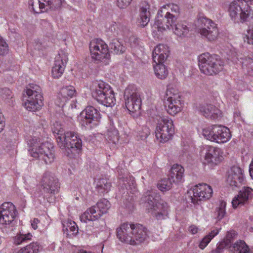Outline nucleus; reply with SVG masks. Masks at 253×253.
<instances>
[{
	"label": "nucleus",
	"instance_id": "f257e3e1",
	"mask_svg": "<svg viewBox=\"0 0 253 253\" xmlns=\"http://www.w3.org/2000/svg\"><path fill=\"white\" fill-rule=\"evenodd\" d=\"M116 232L120 241L131 245H138L148 238L147 229L140 224L124 223L117 229Z\"/></svg>",
	"mask_w": 253,
	"mask_h": 253
},
{
	"label": "nucleus",
	"instance_id": "f03ea898",
	"mask_svg": "<svg viewBox=\"0 0 253 253\" xmlns=\"http://www.w3.org/2000/svg\"><path fill=\"white\" fill-rule=\"evenodd\" d=\"M229 16L234 22L244 23L253 19V0H234L228 7Z\"/></svg>",
	"mask_w": 253,
	"mask_h": 253
},
{
	"label": "nucleus",
	"instance_id": "4d7b16f0",
	"mask_svg": "<svg viewBox=\"0 0 253 253\" xmlns=\"http://www.w3.org/2000/svg\"><path fill=\"white\" fill-rule=\"evenodd\" d=\"M189 232L192 234H196L198 231V228L195 225H191L189 228Z\"/></svg>",
	"mask_w": 253,
	"mask_h": 253
},
{
	"label": "nucleus",
	"instance_id": "a19ab883",
	"mask_svg": "<svg viewBox=\"0 0 253 253\" xmlns=\"http://www.w3.org/2000/svg\"><path fill=\"white\" fill-rule=\"evenodd\" d=\"M63 230L70 233V235H75L78 233V227L74 221L68 220L63 223Z\"/></svg>",
	"mask_w": 253,
	"mask_h": 253
},
{
	"label": "nucleus",
	"instance_id": "f8f14e48",
	"mask_svg": "<svg viewBox=\"0 0 253 253\" xmlns=\"http://www.w3.org/2000/svg\"><path fill=\"white\" fill-rule=\"evenodd\" d=\"M125 105L130 113L138 112L141 108V99L135 86L130 85L126 88L124 93Z\"/></svg>",
	"mask_w": 253,
	"mask_h": 253
},
{
	"label": "nucleus",
	"instance_id": "3c124183",
	"mask_svg": "<svg viewBox=\"0 0 253 253\" xmlns=\"http://www.w3.org/2000/svg\"><path fill=\"white\" fill-rule=\"evenodd\" d=\"M8 51V45L0 36V55H4Z\"/></svg>",
	"mask_w": 253,
	"mask_h": 253
},
{
	"label": "nucleus",
	"instance_id": "c85d7f7f",
	"mask_svg": "<svg viewBox=\"0 0 253 253\" xmlns=\"http://www.w3.org/2000/svg\"><path fill=\"white\" fill-rule=\"evenodd\" d=\"M51 129L56 139L58 146L59 147H63V140L66 132L64 131L61 125L57 122L53 124Z\"/></svg>",
	"mask_w": 253,
	"mask_h": 253
},
{
	"label": "nucleus",
	"instance_id": "7ed1b4c3",
	"mask_svg": "<svg viewBox=\"0 0 253 253\" xmlns=\"http://www.w3.org/2000/svg\"><path fill=\"white\" fill-rule=\"evenodd\" d=\"M92 96L99 103L106 107H113L116 99L111 86L102 81H96L92 86Z\"/></svg>",
	"mask_w": 253,
	"mask_h": 253
},
{
	"label": "nucleus",
	"instance_id": "393cba45",
	"mask_svg": "<svg viewBox=\"0 0 253 253\" xmlns=\"http://www.w3.org/2000/svg\"><path fill=\"white\" fill-rule=\"evenodd\" d=\"M199 110L203 116L207 118L215 119L220 116V111L215 106L211 104L201 105Z\"/></svg>",
	"mask_w": 253,
	"mask_h": 253
},
{
	"label": "nucleus",
	"instance_id": "37998d69",
	"mask_svg": "<svg viewBox=\"0 0 253 253\" xmlns=\"http://www.w3.org/2000/svg\"><path fill=\"white\" fill-rule=\"evenodd\" d=\"M106 136L113 143H116L119 140V132L118 130L113 126H111L107 130Z\"/></svg>",
	"mask_w": 253,
	"mask_h": 253
},
{
	"label": "nucleus",
	"instance_id": "cd10ccee",
	"mask_svg": "<svg viewBox=\"0 0 253 253\" xmlns=\"http://www.w3.org/2000/svg\"><path fill=\"white\" fill-rule=\"evenodd\" d=\"M149 9L150 6L148 4H145L140 8L137 22L138 25L142 27L146 26L150 21V12Z\"/></svg>",
	"mask_w": 253,
	"mask_h": 253
},
{
	"label": "nucleus",
	"instance_id": "ddd939ff",
	"mask_svg": "<svg viewBox=\"0 0 253 253\" xmlns=\"http://www.w3.org/2000/svg\"><path fill=\"white\" fill-rule=\"evenodd\" d=\"M198 24L201 28L199 32L201 36L209 41L215 40L219 34L216 24L212 20L205 17H199L198 19Z\"/></svg>",
	"mask_w": 253,
	"mask_h": 253
},
{
	"label": "nucleus",
	"instance_id": "864d4df0",
	"mask_svg": "<svg viewBox=\"0 0 253 253\" xmlns=\"http://www.w3.org/2000/svg\"><path fill=\"white\" fill-rule=\"evenodd\" d=\"M224 248H227L226 245L221 242L217 244L216 248L211 251V253H222Z\"/></svg>",
	"mask_w": 253,
	"mask_h": 253
},
{
	"label": "nucleus",
	"instance_id": "79ce46f5",
	"mask_svg": "<svg viewBox=\"0 0 253 253\" xmlns=\"http://www.w3.org/2000/svg\"><path fill=\"white\" fill-rule=\"evenodd\" d=\"M172 183L173 182L169 177L165 178L158 183V188L161 191H167L171 188Z\"/></svg>",
	"mask_w": 253,
	"mask_h": 253
},
{
	"label": "nucleus",
	"instance_id": "4468645a",
	"mask_svg": "<svg viewBox=\"0 0 253 253\" xmlns=\"http://www.w3.org/2000/svg\"><path fill=\"white\" fill-rule=\"evenodd\" d=\"M174 133L173 121L168 118H161L157 124L156 137L161 142H166L169 140Z\"/></svg>",
	"mask_w": 253,
	"mask_h": 253
},
{
	"label": "nucleus",
	"instance_id": "a18cd8bd",
	"mask_svg": "<svg viewBox=\"0 0 253 253\" xmlns=\"http://www.w3.org/2000/svg\"><path fill=\"white\" fill-rule=\"evenodd\" d=\"M150 129L146 126H139L138 128L137 137L141 140H145L150 134Z\"/></svg>",
	"mask_w": 253,
	"mask_h": 253
},
{
	"label": "nucleus",
	"instance_id": "8fccbe9b",
	"mask_svg": "<svg viewBox=\"0 0 253 253\" xmlns=\"http://www.w3.org/2000/svg\"><path fill=\"white\" fill-rule=\"evenodd\" d=\"M163 8L168 10L170 9L171 12L174 13V14L177 16L179 12V8L178 5L173 3H169L167 5H164L163 6Z\"/></svg>",
	"mask_w": 253,
	"mask_h": 253
},
{
	"label": "nucleus",
	"instance_id": "13d9d810",
	"mask_svg": "<svg viewBox=\"0 0 253 253\" xmlns=\"http://www.w3.org/2000/svg\"><path fill=\"white\" fill-rule=\"evenodd\" d=\"M39 223V220L38 218H34L31 221V226L34 229H36L38 228V223Z\"/></svg>",
	"mask_w": 253,
	"mask_h": 253
},
{
	"label": "nucleus",
	"instance_id": "c9c22d12",
	"mask_svg": "<svg viewBox=\"0 0 253 253\" xmlns=\"http://www.w3.org/2000/svg\"><path fill=\"white\" fill-rule=\"evenodd\" d=\"M155 63L156 65H154V69L156 76L160 79H165L168 74V71L165 65H164V62H157Z\"/></svg>",
	"mask_w": 253,
	"mask_h": 253
},
{
	"label": "nucleus",
	"instance_id": "603ef678",
	"mask_svg": "<svg viewBox=\"0 0 253 253\" xmlns=\"http://www.w3.org/2000/svg\"><path fill=\"white\" fill-rule=\"evenodd\" d=\"M132 0H117V5L120 8H125L129 5Z\"/></svg>",
	"mask_w": 253,
	"mask_h": 253
},
{
	"label": "nucleus",
	"instance_id": "4be33fe9",
	"mask_svg": "<svg viewBox=\"0 0 253 253\" xmlns=\"http://www.w3.org/2000/svg\"><path fill=\"white\" fill-rule=\"evenodd\" d=\"M68 61L66 54L63 52L59 53L55 57V61L52 69V75L54 78H60L64 73Z\"/></svg>",
	"mask_w": 253,
	"mask_h": 253
},
{
	"label": "nucleus",
	"instance_id": "72a5a7b5",
	"mask_svg": "<svg viewBox=\"0 0 253 253\" xmlns=\"http://www.w3.org/2000/svg\"><path fill=\"white\" fill-rule=\"evenodd\" d=\"M249 251V247L246 243L242 240L237 241L230 249L229 253H247Z\"/></svg>",
	"mask_w": 253,
	"mask_h": 253
},
{
	"label": "nucleus",
	"instance_id": "de8ad7c7",
	"mask_svg": "<svg viewBox=\"0 0 253 253\" xmlns=\"http://www.w3.org/2000/svg\"><path fill=\"white\" fill-rule=\"evenodd\" d=\"M246 37V40L245 41L248 43L253 45V23H251L249 25Z\"/></svg>",
	"mask_w": 253,
	"mask_h": 253
},
{
	"label": "nucleus",
	"instance_id": "1a4fd4ad",
	"mask_svg": "<svg viewBox=\"0 0 253 253\" xmlns=\"http://www.w3.org/2000/svg\"><path fill=\"white\" fill-rule=\"evenodd\" d=\"M63 147H59L64 154L70 158L79 154L82 148V140L78 134L73 131H66L63 140Z\"/></svg>",
	"mask_w": 253,
	"mask_h": 253
},
{
	"label": "nucleus",
	"instance_id": "58836bf2",
	"mask_svg": "<svg viewBox=\"0 0 253 253\" xmlns=\"http://www.w3.org/2000/svg\"><path fill=\"white\" fill-rule=\"evenodd\" d=\"M110 47L116 54H122L124 53L126 48L117 39H113L110 43Z\"/></svg>",
	"mask_w": 253,
	"mask_h": 253
},
{
	"label": "nucleus",
	"instance_id": "9d476101",
	"mask_svg": "<svg viewBox=\"0 0 253 253\" xmlns=\"http://www.w3.org/2000/svg\"><path fill=\"white\" fill-rule=\"evenodd\" d=\"M166 99L165 105L167 112L174 116L181 111L183 103L179 91L169 86L166 92Z\"/></svg>",
	"mask_w": 253,
	"mask_h": 253
},
{
	"label": "nucleus",
	"instance_id": "ea45409f",
	"mask_svg": "<svg viewBox=\"0 0 253 253\" xmlns=\"http://www.w3.org/2000/svg\"><path fill=\"white\" fill-rule=\"evenodd\" d=\"M33 236L31 233L19 234L14 239V243L16 245L27 243L32 240Z\"/></svg>",
	"mask_w": 253,
	"mask_h": 253
},
{
	"label": "nucleus",
	"instance_id": "f704fd0d",
	"mask_svg": "<svg viewBox=\"0 0 253 253\" xmlns=\"http://www.w3.org/2000/svg\"><path fill=\"white\" fill-rule=\"evenodd\" d=\"M172 30L174 33L180 37L186 36L189 31L188 27L184 22H180L175 24Z\"/></svg>",
	"mask_w": 253,
	"mask_h": 253
},
{
	"label": "nucleus",
	"instance_id": "423d86ee",
	"mask_svg": "<svg viewBox=\"0 0 253 253\" xmlns=\"http://www.w3.org/2000/svg\"><path fill=\"white\" fill-rule=\"evenodd\" d=\"M160 196L154 191H147L143 197L149 212L156 216L157 219L164 218L168 214V207L166 203L159 202Z\"/></svg>",
	"mask_w": 253,
	"mask_h": 253
},
{
	"label": "nucleus",
	"instance_id": "c03bdc74",
	"mask_svg": "<svg viewBox=\"0 0 253 253\" xmlns=\"http://www.w3.org/2000/svg\"><path fill=\"white\" fill-rule=\"evenodd\" d=\"M226 203L224 201H221L219 205V206L217 207L216 210V213L217 215V218L218 220L222 219L226 214Z\"/></svg>",
	"mask_w": 253,
	"mask_h": 253
},
{
	"label": "nucleus",
	"instance_id": "e433bc0d",
	"mask_svg": "<svg viewBox=\"0 0 253 253\" xmlns=\"http://www.w3.org/2000/svg\"><path fill=\"white\" fill-rule=\"evenodd\" d=\"M219 233V230L218 229H214L211 232H210L207 235L205 236L201 241L200 242L199 247L201 249H204L211 241Z\"/></svg>",
	"mask_w": 253,
	"mask_h": 253
},
{
	"label": "nucleus",
	"instance_id": "6e6552de",
	"mask_svg": "<svg viewBox=\"0 0 253 253\" xmlns=\"http://www.w3.org/2000/svg\"><path fill=\"white\" fill-rule=\"evenodd\" d=\"M203 134L207 139L217 143H224L231 138L229 129L221 125H213L204 128Z\"/></svg>",
	"mask_w": 253,
	"mask_h": 253
},
{
	"label": "nucleus",
	"instance_id": "052dcab7",
	"mask_svg": "<svg viewBox=\"0 0 253 253\" xmlns=\"http://www.w3.org/2000/svg\"><path fill=\"white\" fill-rule=\"evenodd\" d=\"M164 17H163L161 18V19H162V22H163V23H164V26H166V21H166V20H164Z\"/></svg>",
	"mask_w": 253,
	"mask_h": 253
},
{
	"label": "nucleus",
	"instance_id": "7c9ffc66",
	"mask_svg": "<svg viewBox=\"0 0 253 253\" xmlns=\"http://www.w3.org/2000/svg\"><path fill=\"white\" fill-rule=\"evenodd\" d=\"M177 16L171 13L170 11H167L165 16H164V20H166V26H164V23H163V29H157L159 31L162 32L166 29H173V27L176 24V21L177 19Z\"/></svg>",
	"mask_w": 253,
	"mask_h": 253
},
{
	"label": "nucleus",
	"instance_id": "f3484780",
	"mask_svg": "<svg viewBox=\"0 0 253 253\" xmlns=\"http://www.w3.org/2000/svg\"><path fill=\"white\" fill-rule=\"evenodd\" d=\"M17 215L15 206L11 202H5L0 206V224L6 227L12 223Z\"/></svg>",
	"mask_w": 253,
	"mask_h": 253
},
{
	"label": "nucleus",
	"instance_id": "4c0bfd02",
	"mask_svg": "<svg viewBox=\"0 0 253 253\" xmlns=\"http://www.w3.org/2000/svg\"><path fill=\"white\" fill-rule=\"evenodd\" d=\"M40 246L38 242H32L19 250L17 253H38Z\"/></svg>",
	"mask_w": 253,
	"mask_h": 253
},
{
	"label": "nucleus",
	"instance_id": "0eeeda50",
	"mask_svg": "<svg viewBox=\"0 0 253 253\" xmlns=\"http://www.w3.org/2000/svg\"><path fill=\"white\" fill-rule=\"evenodd\" d=\"M89 50L91 59L97 63L102 62L107 65L109 63L110 53L108 46L101 39L92 40L89 44Z\"/></svg>",
	"mask_w": 253,
	"mask_h": 253
},
{
	"label": "nucleus",
	"instance_id": "a211bd4d",
	"mask_svg": "<svg viewBox=\"0 0 253 253\" xmlns=\"http://www.w3.org/2000/svg\"><path fill=\"white\" fill-rule=\"evenodd\" d=\"M43 191L47 193L55 194L59 191V183L58 179L51 172L44 173L42 180Z\"/></svg>",
	"mask_w": 253,
	"mask_h": 253
},
{
	"label": "nucleus",
	"instance_id": "09e8293b",
	"mask_svg": "<svg viewBox=\"0 0 253 253\" xmlns=\"http://www.w3.org/2000/svg\"><path fill=\"white\" fill-rule=\"evenodd\" d=\"M234 234V233L228 232L224 240L222 242L224 244H225V245H226L227 248L230 249L232 247L231 246V243L233 241V236Z\"/></svg>",
	"mask_w": 253,
	"mask_h": 253
},
{
	"label": "nucleus",
	"instance_id": "a878e982",
	"mask_svg": "<svg viewBox=\"0 0 253 253\" xmlns=\"http://www.w3.org/2000/svg\"><path fill=\"white\" fill-rule=\"evenodd\" d=\"M33 99L31 101H30L29 96L27 95V99L24 102V106L25 108L29 111H36L41 108L43 105V96L42 95V97L39 98L36 97L34 95L32 96Z\"/></svg>",
	"mask_w": 253,
	"mask_h": 253
},
{
	"label": "nucleus",
	"instance_id": "39448f33",
	"mask_svg": "<svg viewBox=\"0 0 253 253\" xmlns=\"http://www.w3.org/2000/svg\"><path fill=\"white\" fill-rule=\"evenodd\" d=\"M198 60L201 72L206 75H216L223 69V62L216 55L203 53L199 56Z\"/></svg>",
	"mask_w": 253,
	"mask_h": 253
},
{
	"label": "nucleus",
	"instance_id": "aec40b11",
	"mask_svg": "<svg viewBox=\"0 0 253 253\" xmlns=\"http://www.w3.org/2000/svg\"><path fill=\"white\" fill-rule=\"evenodd\" d=\"M243 170L238 166H233L227 173V183L231 186L238 187L244 181Z\"/></svg>",
	"mask_w": 253,
	"mask_h": 253
},
{
	"label": "nucleus",
	"instance_id": "9b49d317",
	"mask_svg": "<svg viewBox=\"0 0 253 253\" xmlns=\"http://www.w3.org/2000/svg\"><path fill=\"white\" fill-rule=\"evenodd\" d=\"M110 207L109 202L106 199H101L96 205L88 209L80 217L82 222L87 221H95L99 219L103 214L106 213Z\"/></svg>",
	"mask_w": 253,
	"mask_h": 253
},
{
	"label": "nucleus",
	"instance_id": "5fc2aeb1",
	"mask_svg": "<svg viewBox=\"0 0 253 253\" xmlns=\"http://www.w3.org/2000/svg\"><path fill=\"white\" fill-rule=\"evenodd\" d=\"M11 93V90L8 88H3L0 89V95L4 96H9Z\"/></svg>",
	"mask_w": 253,
	"mask_h": 253
},
{
	"label": "nucleus",
	"instance_id": "6e6d98bb",
	"mask_svg": "<svg viewBox=\"0 0 253 253\" xmlns=\"http://www.w3.org/2000/svg\"><path fill=\"white\" fill-rule=\"evenodd\" d=\"M5 126V121L3 115L0 113V132L3 129Z\"/></svg>",
	"mask_w": 253,
	"mask_h": 253
},
{
	"label": "nucleus",
	"instance_id": "2eb2a0df",
	"mask_svg": "<svg viewBox=\"0 0 253 253\" xmlns=\"http://www.w3.org/2000/svg\"><path fill=\"white\" fill-rule=\"evenodd\" d=\"M212 193L211 187L206 183L196 185L188 192L191 202L194 204H198V201L209 199Z\"/></svg>",
	"mask_w": 253,
	"mask_h": 253
},
{
	"label": "nucleus",
	"instance_id": "412c9836",
	"mask_svg": "<svg viewBox=\"0 0 253 253\" xmlns=\"http://www.w3.org/2000/svg\"><path fill=\"white\" fill-rule=\"evenodd\" d=\"M253 196V189L249 187H244L232 201L234 209L244 206L251 200Z\"/></svg>",
	"mask_w": 253,
	"mask_h": 253
},
{
	"label": "nucleus",
	"instance_id": "6ab92c4d",
	"mask_svg": "<svg viewBox=\"0 0 253 253\" xmlns=\"http://www.w3.org/2000/svg\"><path fill=\"white\" fill-rule=\"evenodd\" d=\"M222 159L221 149L211 146H207L204 161L205 164L213 167L219 164Z\"/></svg>",
	"mask_w": 253,
	"mask_h": 253
},
{
	"label": "nucleus",
	"instance_id": "680f3d73",
	"mask_svg": "<svg viewBox=\"0 0 253 253\" xmlns=\"http://www.w3.org/2000/svg\"><path fill=\"white\" fill-rule=\"evenodd\" d=\"M3 240V239L0 236V246L1 245Z\"/></svg>",
	"mask_w": 253,
	"mask_h": 253
},
{
	"label": "nucleus",
	"instance_id": "2f4dec72",
	"mask_svg": "<svg viewBox=\"0 0 253 253\" xmlns=\"http://www.w3.org/2000/svg\"><path fill=\"white\" fill-rule=\"evenodd\" d=\"M96 189L100 194L108 193L111 188V183L110 180L107 178L102 177L97 181Z\"/></svg>",
	"mask_w": 253,
	"mask_h": 253
},
{
	"label": "nucleus",
	"instance_id": "dca6fc26",
	"mask_svg": "<svg viewBox=\"0 0 253 253\" xmlns=\"http://www.w3.org/2000/svg\"><path fill=\"white\" fill-rule=\"evenodd\" d=\"M100 118L99 112L93 106H89L81 112L80 124L82 126L90 128Z\"/></svg>",
	"mask_w": 253,
	"mask_h": 253
},
{
	"label": "nucleus",
	"instance_id": "20e7f679",
	"mask_svg": "<svg viewBox=\"0 0 253 253\" xmlns=\"http://www.w3.org/2000/svg\"><path fill=\"white\" fill-rule=\"evenodd\" d=\"M29 145V151L33 157L43 160L46 164L54 161V151L52 144L48 142L41 143L40 139L33 138L30 141Z\"/></svg>",
	"mask_w": 253,
	"mask_h": 253
},
{
	"label": "nucleus",
	"instance_id": "bb28decb",
	"mask_svg": "<svg viewBox=\"0 0 253 253\" xmlns=\"http://www.w3.org/2000/svg\"><path fill=\"white\" fill-rule=\"evenodd\" d=\"M184 168L180 165L174 164L172 166L169 178L174 183H177L183 181Z\"/></svg>",
	"mask_w": 253,
	"mask_h": 253
},
{
	"label": "nucleus",
	"instance_id": "b1692460",
	"mask_svg": "<svg viewBox=\"0 0 253 253\" xmlns=\"http://www.w3.org/2000/svg\"><path fill=\"white\" fill-rule=\"evenodd\" d=\"M169 50L168 47L164 44H159L153 51L152 57L154 62H164L168 56Z\"/></svg>",
	"mask_w": 253,
	"mask_h": 253
},
{
	"label": "nucleus",
	"instance_id": "bf43d9fd",
	"mask_svg": "<svg viewBox=\"0 0 253 253\" xmlns=\"http://www.w3.org/2000/svg\"><path fill=\"white\" fill-rule=\"evenodd\" d=\"M249 172L251 177L253 179V159H252V162L250 165Z\"/></svg>",
	"mask_w": 253,
	"mask_h": 253
},
{
	"label": "nucleus",
	"instance_id": "473e14b6",
	"mask_svg": "<svg viewBox=\"0 0 253 253\" xmlns=\"http://www.w3.org/2000/svg\"><path fill=\"white\" fill-rule=\"evenodd\" d=\"M26 93L27 96H29L30 100H32L33 99L32 96L33 95L39 98L42 97L41 88L39 85L36 84H29L28 86L26 88Z\"/></svg>",
	"mask_w": 253,
	"mask_h": 253
},
{
	"label": "nucleus",
	"instance_id": "49530a36",
	"mask_svg": "<svg viewBox=\"0 0 253 253\" xmlns=\"http://www.w3.org/2000/svg\"><path fill=\"white\" fill-rule=\"evenodd\" d=\"M163 7L161 9H159L157 13V16L156 18V20L155 23L153 25V27L155 29H163V26L162 25L163 24L162 19L161 18L163 17Z\"/></svg>",
	"mask_w": 253,
	"mask_h": 253
},
{
	"label": "nucleus",
	"instance_id": "5701e85b",
	"mask_svg": "<svg viewBox=\"0 0 253 253\" xmlns=\"http://www.w3.org/2000/svg\"><path fill=\"white\" fill-rule=\"evenodd\" d=\"M76 94L75 87L72 85L62 87L58 96L56 103L59 107H63L67 101Z\"/></svg>",
	"mask_w": 253,
	"mask_h": 253
},
{
	"label": "nucleus",
	"instance_id": "c756f323",
	"mask_svg": "<svg viewBox=\"0 0 253 253\" xmlns=\"http://www.w3.org/2000/svg\"><path fill=\"white\" fill-rule=\"evenodd\" d=\"M119 184H122V187L129 191L130 193H133L135 191V181L132 176L120 177Z\"/></svg>",
	"mask_w": 253,
	"mask_h": 253
}]
</instances>
